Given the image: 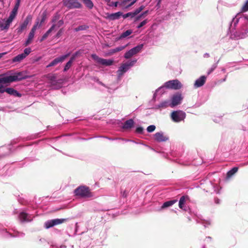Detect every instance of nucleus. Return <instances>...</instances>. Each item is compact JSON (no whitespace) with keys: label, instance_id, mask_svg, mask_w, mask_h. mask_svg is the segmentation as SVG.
<instances>
[{"label":"nucleus","instance_id":"41","mask_svg":"<svg viewBox=\"0 0 248 248\" xmlns=\"http://www.w3.org/2000/svg\"><path fill=\"white\" fill-rule=\"evenodd\" d=\"M73 62V61L69 60V61L65 64V65L64 66V67L63 69L64 72L67 71L71 67Z\"/></svg>","mask_w":248,"mask_h":248},{"label":"nucleus","instance_id":"33","mask_svg":"<svg viewBox=\"0 0 248 248\" xmlns=\"http://www.w3.org/2000/svg\"><path fill=\"white\" fill-rule=\"evenodd\" d=\"M238 170V168L235 167L232 168L231 170L228 171L227 173V177L229 178L235 173Z\"/></svg>","mask_w":248,"mask_h":248},{"label":"nucleus","instance_id":"25","mask_svg":"<svg viewBox=\"0 0 248 248\" xmlns=\"http://www.w3.org/2000/svg\"><path fill=\"white\" fill-rule=\"evenodd\" d=\"M6 92L11 95H13L15 97H21V94L19 93L16 90L13 88H5L4 93Z\"/></svg>","mask_w":248,"mask_h":248},{"label":"nucleus","instance_id":"46","mask_svg":"<svg viewBox=\"0 0 248 248\" xmlns=\"http://www.w3.org/2000/svg\"><path fill=\"white\" fill-rule=\"evenodd\" d=\"M100 137L107 139L109 140H112V141L117 140H124V139L121 138H110V137H106V136H100Z\"/></svg>","mask_w":248,"mask_h":248},{"label":"nucleus","instance_id":"26","mask_svg":"<svg viewBox=\"0 0 248 248\" xmlns=\"http://www.w3.org/2000/svg\"><path fill=\"white\" fill-rule=\"evenodd\" d=\"M177 202V200H172L168 201H166L163 203V204L161 206L160 209L161 210L164 209L166 208L169 207L173 205L174 203H175Z\"/></svg>","mask_w":248,"mask_h":248},{"label":"nucleus","instance_id":"37","mask_svg":"<svg viewBox=\"0 0 248 248\" xmlns=\"http://www.w3.org/2000/svg\"><path fill=\"white\" fill-rule=\"evenodd\" d=\"M125 47V46H119L118 47H117L115 48L112 49L110 50V53L113 54L116 52L122 51L123 50Z\"/></svg>","mask_w":248,"mask_h":248},{"label":"nucleus","instance_id":"59","mask_svg":"<svg viewBox=\"0 0 248 248\" xmlns=\"http://www.w3.org/2000/svg\"><path fill=\"white\" fill-rule=\"evenodd\" d=\"M64 23V22L62 20H60L58 22V27H61V26H62Z\"/></svg>","mask_w":248,"mask_h":248},{"label":"nucleus","instance_id":"60","mask_svg":"<svg viewBox=\"0 0 248 248\" xmlns=\"http://www.w3.org/2000/svg\"><path fill=\"white\" fill-rule=\"evenodd\" d=\"M141 17H142V15H140L137 16L135 17V21L136 22V21H137L139 20Z\"/></svg>","mask_w":248,"mask_h":248},{"label":"nucleus","instance_id":"7","mask_svg":"<svg viewBox=\"0 0 248 248\" xmlns=\"http://www.w3.org/2000/svg\"><path fill=\"white\" fill-rule=\"evenodd\" d=\"M186 117V113L180 110L172 111L170 115L171 120L175 123H179L184 121Z\"/></svg>","mask_w":248,"mask_h":248},{"label":"nucleus","instance_id":"47","mask_svg":"<svg viewBox=\"0 0 248 248\" xmlns=\"http://www.w3.org/2000/svg\"><path fill=\"white\" fill-rule=\"evenodd\" d=\"M155 129V125H150L147 128V131L149 133L153 132Z\"/></svg>","mask_w":248,"mask_h":248},{"label":"nucleus","instance_id":"54","mask_svg":"<svg viewBox=\"0 0 248 248\" xmlns=\"http://www.w3.org/2000/svg\"><path fill=\"white\" fill-rule=\"evenodd\" d=\"M121 195L122 197L126 198L128 195V192L126 190H124V191H121Z\"/></svg>","mask_w":248,"mask_h":248},{"label":"nucleus","instance_id":"29","mask_svg":"<svg viewBox=\"0 0 248 248\" xmlns=\"http://www.w3.org/2000/svg\"><path fill=\"white\" fill-rule=\"evenodd\" d=\"M9 83L6 77L0 78V93H3L5 88L2 83Z\"/></svg>","mask_w":248,"mask_h":248},{"label":"nucleus","instance_id":"19","mask_svg":"<svg viewBox=\"0 0 248 248\" xmlns=\"http://www.w3.org/2000/svg\"><path fill=\"white\" fill-rule=\"evenodd\" d=\"M18 217L21 222H30L32 220V215L29 214L25 211L21 212Z\"/></svg>","mask_w":248,"mask_h":248},{"label":"nucleus","instance_id":"36","mask_svg":"<svg viewBox=\"0 0 248 248\" xmlns=\"http://www.w3.org/2000/svg\"><path fill=\"white\" fill-rule=\"evenodd\" d=\"M122 16L124 19H125L128 17H130L131 19H132L135 17V16L134 15L133 12H128L125 14H123Z\"/></svg>","mask_w":248,"mask_h":248},{"label":"nucleus","instance_id":"57","mask_svg":"<svg viewBox=\"0 0 248 248\" xmlns=\"http://www.w3.org/2000/svg\"><path fill=\"white\" fill-rule=\"evenodd\" d=\"M62 31H63L62 29H60L57 33V34L56 35V37L58 38V37H60L62 33Z\"/></svg>","mask_w":248,"mask_h":248},{"label":"nucleus","instance_id":"27","mask_svg":"<svg viewBox=\"0 0 248 248\" xmlns=\"http://www.w3.org/2000/svg\"><path fill=\"white\" fill-rule=\"evenodd\" d=\"M166 89V86L165 85V83L163 85H162V86H160V87H159L158 88H157L155 90V93H154V94L153 95V99L155 100V97L157 95V93H159L160 94H163L165 92Z\"/></svg>","mask_w":248,"mask_h":248},{"label":"nucleus","instance_id":"6","mask_svg":"<svg viewBox=\"0 0 248 248\" xmlns=\"http://www.w3.org/2000/svg\"><path fill=\"white\" fill-rule=\"evenodd\" d=\"M18 9V8L14 7L5 22L0 26L2 30L8 29L9 28L11 23L17 15Z\"/></svg>","mask_w":248,"mask_h":248},{"label":"nucleus","instance_id":"50","mask_svg":"<svg viewBox=\"0 0 248 248\" xmlns=\"http://www.w3.org/2000/svg\"><path fill=\"white\" fill-rule=\"evenodd\" d=\"M31 52V49L30 47L26 48L24 50L23 55L25 56V58Z\"/></svg>","mask_w":248,"mask_h":248},{"label":"nucleus","instance_id":"34","mask_svg":"<svg viewBox=\"0 0 248 248\" xmlns=\"http://www.w3.org/2000/svg\"><path fill=\"white\" fill-rule=\"evenodd\" d=\"M34 34H32L31 33H29L28 37L27 40L25 41V43L24 44V45L25 46L29 45L31 43V41L32 40V39L34 37Z\"/></svg>","mask_w":248,"mask_h":248},{"label":"nucleus","instance_id":"45","mask_svg":"<svg viewBox=\"0 0 248 248\" xmlns=\"http://www.w3.org/2000/svg\"><path fill=\"white\" fill-rule=\"evenodd\" d=\"M80 54V52L79 51H77L75 53H73L72 55L71 56L70 60L74 62L77 57Z\"/></svg>","mask_w":248,"mask_h":248},{"label":"nucleus","instance_id":"1","mask_svg":"<svg viewBox=\"0 0 248 248\" xmlns=\"http://www.w3.org/2000/svg\"><path fill=\"white\" fill-rule=\"evenodd\" d=\"M231 36L236 39H242L248 35V15L238 13L230 24L229 28Z\"/></svg>","mask_w":248,"mask_h":248},{"label":"nucleus","instance_id":"42","mask_svg":"<svg viewBox=\"0 0 248 248\" xmlns=\"http://www.w3.org/2000/svg\"><path fill=\"white\" fill-rule=\"evenodd\" d=\"M46 18V12H44L42 14V18L40 23L39 22V27H41L42 24L45 22Z\"/></svg>","mask_w":248,"mask_h":248},{"label":"nucleus","instance_id":"4","mask_svg":"<svg viewBox=\"0 0 248 248\" xmlns=\"http://www.w3.org/2000/svg\"><path fill=\"white\" fill-rule=\"evenodd\" d=\"M0 234L4 237H22L25 234L22 232L15 231L13 233H11L7 231L6 229L2 228V225L0 223Z\"/></svg>","mask_w":248,"mask_h":248},{"label":"nucleus","instance_id":"56","mask_svg":"<svg viewBox=\"0 0 248 248\" xmlns=\"http://www.w3.org/2000/svg\"><path fill=\"white\" fill-rule=\"evenodd\" d=\"M138 0H133L132 1H131L130 2V4H129L128 5H127L126 7H125V8L127 9V8H128L129 7L132 6L133 5H134L137 1Z\"/></svg>","mask_w":248,"mask_h":248},{"label":"nucleus","instance_id":"2","mask_svg":"<svg viewBox=\"0 0 248 248\" xmlns=\"http://www.w3.org/2000/svg\"><path fill=\"white\" fill-rule=\"evenodd\" d=\"M74 194L76 196L81 198H91L93 196L89 187L85 186H80L78 187L75 189Z\"/></svg>","mask_w":248,"mask_h":248},{"label":"nucleus","instance_id":"44","mask_svg":"<svg viewBox=\"0 0 248 248\" xmlns=\"http://www.w3.org/2000/svg\"><path fill=\"white\" fill-rule=\"evenodd\" d=\"M137 60L136 59L133 60L131 61H128L126 62H125L126 64H127V66L129 68H130L131 67H132L135 63L137 62Z\"/></svg>","mask_w":248,"mask_h":248},{"label":"nucleus","instance_id":"38","mask_svg":"<svg viewBox=\"0 0 248 248\" xmlns=\"http://www.w3.org/2000/svg\"><path fill=\"white\" fill-rule=\"evenodd\" d=\"M38 26H39V19L38 18L37 19V20H36L35 23L33 26L30 33L34 34Z\"/></svg>","mask_w":248,"mask_h":248},{"label":"nucleus","instance_id":"58","mask_svg":"<svg viewBox=\"0 0 248 248\" xmlns=\"http://www.w3.org/2000/svg\"><path fill=\"white\" fill-rule=\"evenodd\" d=\"M141 12V11L140 10V9L137 8L134 11H133V13L134 14V15L135 16L138 15L139 14L140 12Z\"/></svg>","mask_w":248,"mask_h":248},{"label":"nucleus","instance_id":"13","mask_svg":"<svg viewBox=\"0 0 248 248\" xmlns=\"http://www.w3.org/2000/svg\"><path fill=\"white\" fill-rule=\"evenodd\" d=\"M67 220V218H56L48 220L45 223L44 226L45 228L49 229L56 225L62 224Z\"/></svg>","mask_w":248,"mask_h":248},{"label":"nucleus","instance_id":"9","mask_svg":"<svg viewBox=\"0 0 248 248\" xmlns=\"http://www.w3.org/2000/svg\"><path fill=\"white\" fill-rule=\"evenodd\" d=\"M6 77L9 83L20 81L27 78V76L24 72L16 73L12 75L6 76Z\"/></svg>","mask_w":248,"mask_h":248},{"label":"nucleus","instance_id":"23","mask_svg":"<svg viewBox=\"0 0 248 248\" xmlns=\"http://www.w3.org/2000/svg\"><path fill=\"white\" fill-rule=\"evenodd\" d=\"M134 121L132 119H129L125 121L122 126L124 130H128L133 128L134 126Z\"/></svg>","mask_w":248,"mask_h":248},{"label":"nucleus","instance_id":"18","mask_svg":"<svg viewBox=\"0 0 248 248\" xmlns=\"http://www.w3.org/2000/svg\"><path fill=\"white\" fill-rule=\"evenodd\" d=\"M12 152L11 145L2 146L0 147V158L10 155Z\"/></svg>","mask_w":248,"mask_h":248},{"label":"nucleus","instance_id":"63","mask_svg":"<svg viewBox=\"0 0 248 248\" xmlns=\"http://www.w3.org/2000/svg\"><path fill=\"white\" fill-rule=\"evenodd\" d=\"M210 57V54L208 53H205L203 55L204 58H209Z\"/></svg>","mask_w":248,"mask_h":248},{"label":"nucleus","instance_id":"31","mask_svg":"<svg viewBox=\"0 0 248 248\" xmlns=\"http://www.w3.org/2000/svg\"><path fill=\"white\" fill-rule=\"evenodd\" d=\"M25 58V56L23 55V54H20L14 57L12 59L13 62H20L24 59Z\"/></svg>","mask_w":248,"mask_h":248},{"label":"nucleus","instance_id":"22","mask_svg":"<svg viewBox=\"0 0 248 248\" xmlns=\"http://www.w3.org/2000/svg\"><path fill=\"white\" fill-rule=\"evenodd\" d=\"M207 77L205 76H202L196 80L194 87L195 88L202 86L205 83Z\"/></svg>","mask_w":248,"mask_h":248},{"label":"nucleus","instance_id":"39","mask_svg":"<svg viewBox=\"0 0 248 248\" xmlns=\"http://www.w3.org/2000/svg\"><path fill=\"white\" fill-rule=\"evenodd\" d=\"M219 60H218L217 62H216L215 63L213 64L211 67L207 71V74L208 75H209L212 72H213L214 70L217 68V64L219 62Z\"/></svg>","mask_w":248,"mask_h":248},{"label":"nucleus","instance_id":"16","mask_svg":"<svg viewBox=\"0 0 248 248\" xmlns=\"http://www.w3.org/2000/svg\"><path fill=\"white\" fill-rule=\"evenodd\" d=\"M32 20V16L31 15H29L27 16L23 22L22 23L19 27L17 28V32L18 33L20 34L22 31L25 30L29 24Z\"/></svg>","mask_w":248,"mask_h":248},{"label":"nucleus","instance_id":"5","mask_svg":"<svg viewBox=\"0 0 248 248\" xmlns=\"http://www.w3.org/2000/svg\"><path fill=\"white\" fill-rule=\"evenodd\" d=\"M47 78L50 81L51 85L53 88L59 89L62 86V79H57L56 75L54 74H49L47 75Z\"/></svg>","mask_w":248,"mask_h":248},{"label":"nucleus","instance_id":"21","mask_svg":"<svg viewBox=\"0 0 248 248\" xmlns=\"http://www.w3.org/2000/svg\"><path fill=\"white\" fill-rule=\"evenodd\" d=\"M130 68L125 63H123L117 71L118 78H121L124 73L126 72Z\"/></svg>","mask_w":248,"mask_h":248},{"label":"nucleus","instance_id":"53","mask_svg":"<svg viewBox=\"0 0 248 248\" xmlns=\"http://www.w3.org/2000/svg\"><path fill=\"white\" fill-rule=\"evenodd\" d=\"M124 141H130V142H132L133 143H135L136 144H143V143H139L138 142H136L133 140H126V139H124ZM144 146H146V147H148L149 148H150V147L148 146V145H145V144H144Z\"/></svg>","mask_w":248,"mask_h":248},{"label":"nucleus","instance_id":"30","mask_svg":"<svg viewBox=\"0 0 248 248\" xmlns=\"http://www.w3.org/2000/svg\"><path fill=\"white\" fill-rule=\"evenodd\" d=\"M187 198V196H182L179 202V207L180 208L183 209L185 211L186 210V208H184V205L186 202V198Z\"/></svg>","mask_w":248,"mask_h":248},{"label":"nucleus","instance_id":"10","mask_svg":"<svg viewBox=\"0 0 248 248\" xmlns=\"http://www.w3.org/2000/svg\"><path fill=\"white\" fill-rule=\"evenodd\" d=\"M92 58L97 63L105 66H110L112 65L113 61L111 59H105L100 58L95 54L91 55Z\"/></svg>","mask_w":248,"mask_h":248},{"label":"nucleus","instance_id":"17","mask_svg":"<svg viewBox=\"0 0 248 248\" xmlns=\"http://www.w3.org/2000/svg\"><path fill=\"white\" fill-rule=\"evenodd\" d=\"M154 138L157 142H164L169 140V136L162 131L156 133L154 135Z\"/></svg>","mask_w":248,"mask_h":248},{"label":"nucleus","instance_id":"28","mask_svg":"<svg viewBox=\"0 0 248 248\" xmlns=\"http://www.w3.org/2000/svg\"><path fill=\"white\" fill-rule=\"evenodd\" d=\"M56 27L55 24H53V25L51 26V27L50 28V29L42 36V38H41L40 41L42 42L44 40H45L49 35V33L55 29Z\"/></svg>","mask_w":248,"mask_h":248},{"label":"nucleus","instance_id":"51","mask_svg":"<svg viewBox=\"0 0 248 248\" xmlns=\"http://www.w3.org/2000/svg\"><path fill=\"white\" fill-rule=\"evenodd\" d=\"M242 11L243 12H246L248 11V0L246 1L244 6L242 7Z\"/></svg>","mask_w":248,"mask_h":248},{"label":"nucleus","instance_id":"8","mask_svg":"<svg viewBox=\"0 0 248 248\" xmlns=\"http://www.w3.org/2000/svg\"><path fill=\"white\" fill-rule=\"evenodd\" d=\"M62 3L68 9H79L82 6L78 0H63Z\"/></svg>","mask_w":248,"mask_h":248},{"label":"nucleus","instance_id":"32","mask_svg":"<svg viewBox=\"0 0 248 248\" xmlns=\"http://www.w3.org/2000/svg\"><path fill=\"white\" fill-rule=\"evenodd\" d=\"M85 5L89 9H92L93 7V3L91 0H81Z\"/></svg>","mask_w":248,"mask_h":248},{"label":"nucleus","instance_id":"35","mask_svg":"<svg viewBox=\"0 0 248 248\" xmlns=\"http://www.w3.org/2000/svg\"><path fill=\"white\" fill-rule=\"evenodd\" d=\"M89 28V27L86 25H80L79 26H78V27L74 29V31H84V30H86L87 29H88Z\"/></svg>","mask_w":248,"mask_h":248},{"label":"nucleus","instance_id":"43","mask_svg":"<svg viewBox=\"0 0 248 248\" xmlns=\"http://www.w3.org/2000/svg\"><path fill=\"white\" fill-rule=\"evenodd\" d=\"M59 18L60 15L58 13H56L52 17L51 22L55 24Z\"/></svg>","mask_w":248,"mask_h":248},{"label":"nucleus","instance_id":"11","mask_svg":"<svg viewBox=\"0 0 248 248\" xmlns=\"http://www.w3.org/2000/svg\"><path fill=\"white\" fill-rule=\"evenodd\" d=\"M166 88L173 90H179L182 87V84L178 79L168 81L165 83Z\"/></svg>","mask_w":248,"mask_h":248},{"label":"nucleus","instance_id":"12","mask_svg":"<svg viewBox=\"0 0 248 248\" xmlns=\"http://www.w3.org/2000/svg\"><path fill=\"white\" fill-rule=\"evenodd\" d=\"M143 46V44L139 45L126 51L124 55V58L126 59H129L133 56L138 53L141 51Z\"/></svg>","mask_w":248,"mask_h":248},{"label":"nucleus","instance_id":"24","mask_svg":"<svg viewBox=\"0 0 248 248\" xmlns=\"http://www.w3.org/2000/svg\"><path fill=\"white\" fill-rule=\"evenodd\" d=\"M106 18L110 20H115L118 19L121 16H122L123 13L121 12H118L115 13H107Z\"/></svg>","mask_w":248,"mask_h":248},{"label":"nucleus","instance_id":"61","mask_svg":"<svg viewBox=\"0 0 248 248\" xmlns=\"http://www.w3.org/2000/svg\"><path fill=\"white\" fill-rule=\"evenodd\" d=\"M148 12H149L148 10H146V11H144V12H143L140 15H142V16H146L148 14Z\"/></svg>","mask_w":248,"mask_h":248},{"label":"nucleus","instance_id":"3","mask_svg":"<svg viewBox=\"0 0 248 248\" xmlns=\"http://www.w3.org/2000/svg\"><path fill=\"white\" fill-rule=\"evenodd\" d=\"M200 185L203 190L207 192L213 193L215 192L216 193H218V192L216 190V186L208 179L202 180L200 181Z\"/></svg>","mask_w":248,"mask_h":248},{"label":"nucleus","instance_id":"14","mask_svg":"<svg viewBox=\"0 0 248 248\" xmlns=\"http://www.w3.org/2000/svg\"><path fill=\"white\" fill-rule=\"evenodd\" d=\"M183 99L181 93H177L174 94L170 100V108H174V107L181 104Z\"/></svg>","mask_w":248,"mask_h":248},{"label":"nucleus","instance_id":"64","mask_svg":"<svg viewBox=\"0 0 248 248\" xmlns=\"http://www.w3.org/2000/svg\"><path fill=\"white\" fill-rule=\"evenodd\" d=\"M56 248H66V246L65 245H62L60 247H57Z\"/></svg>","mask_w":248,"mask_h":248},{"label":"nucleus","instance_id":"55","mask_svg":"<svg viewBox=\"0 0 248 248\" xmlns=\"http://www.w3.org/2000/svg\"><path fill=\"white\" fill-rule=\"evenodd\" d=\"M21 2V0H16V3L15 4L14 7L19 8V7L20 6V3Z\"/></svg>","mask_w":248,"mask_h":248},{"label":"nucleus","instance_id":"48","mask_svg":"<svg viewBox=\"0 0 248 248\" xmlns=\"http://www.w3.org/2000/svg\"><path fill=\"white\" fill-rule=\"evenodd\" d=\"M144 129L142 126H138L136 129V132L138 134H142L143 133Z\"/></svg>","mask_w":248,"mask_h":248},{"label":"nucleus","instance_id":"62","mask_svg":"<svg viewBox=\"0 0 248 248\" xmlns=\"http://www.w3.org/2000/svg\"><path fill=\"white\" fill-rule=\"evenodd\" d=\"M215 202L216 204H219L220 203V200L218 198H215Z\"/></svg>","mask_w":248,"mask_h":248},{"label":"nucleus","instance_id":"15","mask_svg":"<svg viewBox=\"0 0 248 248\" xmlns=\"http://www.w3.org/2000/svg\"><path fill=\"white\" fill-rule=\"evenodd\" d=\"M71 52H68L64 55H61L54 59L46 67L48 68L51 66H55L57 64L63 62L67 57L70 56Z\"/></svg>","mask_w":248,"mask_h":248},{"label":"nucleus","instance_id":"40","mask_svg":"<svg viewBox=\"0 0 248 248\" xmlns=\"http://www.w3.org/2000/svg\"><path fill=\"white\" fill-rule=\"evenodd\" d=\"M132 33V31L131 30H128L126 31L123 32L121 34V38H125L129 35H130Z\"/></svg>","mask_w":248,"mask_h":248},{"label":"nucleus","instance_id":"49","mask_svg":"<svg viewBox=\"0 0 248 248\" xmlns=\"http://www.w3.org/2000/svg\"><path fill=\"white\" fill-rule=\"evenodd\" d=\"M148 22V20L147 19H146L145 20H144L143 21H142V22H141L137 27V28L138 29H140L141 28V27H142L143 26H144L145 24H146Z\"/></svg>","mask_w":248,"mask_h":248},{"label":"nucleus","instance_id":"52","mask_svg":"<svg viewBox=\"0 0 248 248\" xmlns=\"http://www.w3.org/2000/svg\"><path fill=\"white\" fill-rule=\"evenodd\" d=\"M118 4L120 5V3L118 1H115V2H111L110 4H108V5L109 6H114L115 7H116L118 6Z\"/></svg>","mask_w":248,"mask_h":248},{"label":"nucleus","instance_id":"20","mask_svg":"<svg viewBox=\"0 0 248 248\" xmlns=\"http://www.w3.org/2000/svg\"><path fill=\"white\" fill-rule=\"evenodd\" d=\"M168 107H170V100H166L161 101L158 104L155 105L154 108L156 109H161L166 108Z\"/></svg>","mask_w":248,"mask_h":248}]
</instances>
